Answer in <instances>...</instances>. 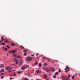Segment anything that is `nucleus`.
Returning <instances> with one entry per match:
<instances>
[{"mask_svg": "<svg viewBox=\"0 0 80 80\" xmlns=\"http://www.w3.org/2000/svg\"><path fill=\"white\" fill-rule=\"evenodd\" d=\"M26 59L28 60V62H30V60H32V58L31 57H27L26 58Z\"/></svg>", "mask_w": 80, "mask_h": 80, "instance_id": "nucleus-1", "label": "nucleus"}, {"mask_svg": "<svg viewBox=\"0 0 80 80\" xmlns=\"http://www.w3.org/2000/svg\"><path fill=\"white\" fill-rule=\"evenodd\" d=\"M64 78L65 80H70V78L68 77L67 76H65L64 77Z\"/></svg>", "mask_w": 80, "mask_h": 80, "instance_id": "nucleus-2", "label": "nucleus"}, {"mask_svg": "<svg viewBox=\"0 0 80 80\" xmlns=\"http://www.w3.org/2000/svg\"><path fill=\"white\" fill-rule=\"evenodd\" d=\"M66 67L67 68V69H68V70L67 71H65V72H70V70L69 69V68L68 66H66Z\"/></svg>", "mask_w": 80, "mask_h": 80, "instance_id": "nucleus-3", "label": "nucleus"}, {"mask_svg": "<svg viewBox=\"0 0 80 80\" xmlns=\"http://www.w3.org/2000/svg\"><path fill=\"white\" fill-rule=\"evenodd\" d=\"M0 67H1V68H3V67H4V64H0Z\"/></svg>", "mask_w": 80, "mask_h": 80, "instance_id": "nucleus-4", "label": "nucleus"}, {"mask_svg": "<svg viewBox=\"0 0 80 80\" xmlns=\"http://www.w3.org/2000/svg\"><path fill=\"white\" fill-rule=\"evenodd\" d=\"M51 70L52 71V72H55V68L53 67L51 69Z\"/></svg>", "mask_w": 80, "mask_h": 80, "instance_id": "nucleus-5", "label": "nucleus"}, {"mask_svg": "<svg viewBox=\"0 0 80 80\" xmlns=\"http://www.w3.org/2000/svg\"><path fill=\"white\" fill-rule=\"evenodd\" d=\"M43 76H44V78H47L48 77L46 74H44Z\"/></svg>", "mask_w": 80, "mask_h": 80, "instance_id": "nucleus-6", "label": "nucleus"}, {"mask_svg": "<svg viewBox=\"0 0 80 80\" xmlns=\"http://www.w3.org/2000/svg\"><path fill=\"white\" fill-rule=\"evenodd\" d=\"M12 53H15V52H16V51H15V50H13V51H12Z\"/></svg>", "mask_w": 80, "mask_h": 80, "instance_id": "nucleus-7", "label": "nucleus"}, {"mask_svg": "<svg viewBox=\"0 0 80 80\" xmlns=\"http://www.w3.org/2000/svg\"><path fill=\"white\" fill-rule=\"evenodd\" d=\"M61 79L62 80H65V78H64V76H62L61 77Z\"/></svg>", "mask_w": 80, "mask_h": 80, "instance_id": "nucleus-8", "label": "nucleus"}, {"mask_svg": "<svg viewBox=\"0 0 80 80\" xmlns=\"http://www.w3.org/2000/svg\"><path fill=\"white\" fill-rule=\"evenodd\" d=\"M46 71L47 72H48V71H50V69L47 68L46 69Z\"/></svg>", "mask_w": 80, "mask_h": 80, "instance_id": "nucleus-9", "label": "nucleus"}, {"mask_svg": "<svg viewBox=\"0 0 80 80\" xmlns=\"http://www.w3.org/2000/svg\"><path fill=\"white\" fill-rule=\"evenodd\" d=\"M22 70H25V66L22 67Z\"/></svg>", "mask_w": 80, "mask_h": 80, "instance_id": "nucleus-10", "label": "nucleus"}, {"mask_svg": "<svg viewBox=\"0 0 80 80\" xmlns=\"http://www.w3.org/2000/svg\"><path fill=\"white\" fill-rule=\"evenodd\" d=\"M7 68L8 70H10V67L9 66H8L7 67Z\"/></svg>", "mask_w": 80, "mask_h": 80, "instance_id": "nucleus-11", "label": "nucleus"}, {"mask_svg": "<svg viewBox=\"0 0 80 80\" xmlns=\"http://www.w3.org/2000/svg\"><path fill=\"white\" fill-rule=\"evenodd\" d=\"M5 72V70L3 69H2L0 70V72L1 73H2V72Z\"/></svg>", "mask_w": 80, "mask_h": 80, "instance_id": "nucleus-12", "label": "nucleus"}, {"mask_svg": "<svg viewBox=\"0 0 80 80\" xmlns=\"http://www.w3.org/2000/svg\"><path fill=\"white\" fill-rule=\"evenodd\" d=\"M39 67H41L42 66V65L41 63H39Z\"/></svg>", "mask_w": 80, "mask_h": 80, "instance_id": "nucleus-13", "label": "nucleus"}, {"mask_svg": "<svg viewBox=\"0 0 80 80\" xmlns=\"http://www.w3.org/2000/svg\"><path fill=\"white\" fill-rule=\"evenodd\" d=\"M4 42H8V40L7 39H4Z\"/></svg>", "mask_w": 80, "mask_h": 80, "instance_id": "nucleus-14", "label": "nucleus"}, {"mask_svg": "<svg viewBox=\"0 0 80 80\" xmlns=\"http://www.w3.org/2000/svg\"><path fill=\"white\" fill-rule=\"evenodd\" d=\"M26 68H29V65H27L25 66Z\"/></svg>", "mask_w": 80, "mask_h": 80, "instance_id": "nucleus-15", "label": "nucleus"}, {"mask_svg": "<svg viewBox=\"0 0 80 80\" xmlns=\"http://www.w3.org/2000/svg\"><path fill=\"white\" fill-rule=\"evenodd\" d=\"M28 76L29 77H30L32 76V75L30 74H28Z\"/></svg>", "mask_w": 80, "mask_h": 80, "instance_id": "nucleus-16", "label": "nucleus"}, {"mask_svg": "<svg viewBox=\"0 0 80 80\" xmlns=\"http://www.w3.org/2000/svg\"><path fill=\"white\" fill-rule=\"evenodd\" d=\"M23 51L24 52H25V53H26V52H27V50L26 49H24L23 50Z\"/></svg>", "mask_w": 80, "mask_h": 80, "instance_id": "nucleus-17", "label": "nucleus"}, {"mask_svg": "<svg viewBox=\"0 0 80 80\" xmlns=\"http://www.w3.org/2000/svg\"><path fill=\"white\" fill-rule=\"evenodd\" d=\"M23 80H28V78H23Z\"/></svg>", "mask_w": 80, "mask_h": 80, "instance_id": "nucleus-18", "label": "nucleus"}, {"mask_svg": "<svg viewBox=\"0 0 80 80\" xmlns=\"http://www.w3.org/2000/svg\"><path fill=\"white\" fill-rule=\"evenodd\" d=\"M17 61V59H16V58H15V59H14V62H16Z\"/></svg>", "mask_w": 80, "mask_h": 80, "instance_id": "nucleus-19", "label": "nucleus"}, {"mask_svg": "<svg viewBox=\"0 0 80 80\" xmlns=\"http://www.w3.org/2000/svg\"><path fill=\"white\" fill-rule=\"evenodd\" d=\"M58 72H56L55 74V75H58Z\"/></svg>", "mask_w": 80, "mask_h": 80, "instance_id": "nucleus-20", "label": "nucleus"}, {"mask_svg": "<svg viewBox=\"0 0 80 80\" xmlns=\"http://www.w3.org/2000/svg\"><path fill=\"white\" fill-rule=\"evenodd\" d=\"M17 57L18 58H20V56L19 55H18V56H17Z\"/></svg>", "mask_w": 80, "mask_h": 80, "instance_id": "nucleus-21", "label": "nucleus"}, {"mask_svg": "<svg viewBox=\"0 0 80 80\" xmlns=\"http://www.w3.org/2000/svg\"><path fill=\"white\" fill-rule=\"evenodd\" d=\"M38 62L37 61L35 62V65H37V64H38Z\"/></svg>", "mask_w": 80, "mask_h": 80, "instance_id": "nucleus-22", "label": "nucleus"}, {"mask_svg": "<svg viewBox=\"0 0 80 80\" xmlns=\"http://www.w3.org/2000/svg\"><path fill=\"white\" fill-rule=\"evenodd\" d=\"M47 60L48 62H50V59H49V58H47Z\"/></svg>", "mask_w": 80, "mask_h": 80, "instance_id": "nucleus-23", "label": "nucleus"}, {"mask_svg": "<svg viewBox=\"0 0 80 80\" xmlns=\"http://www.w3.org/2000/svg\"><path fill=\"white\" fill-rule=\"evenodd\" d=\"M11 45H12V46H13V47L14 46L15 44L13 43H11Z\"/></svg>", "mask_w": 80, "mask_h": 80, "instance_id": "nucleus-24", "label": "nucleus"}, {"mask_svg": "<svg viewBox=\"0 0 80 80\" xmlns=\"http://www.w3.org/2000/svg\"><path fill=\"white\" fill-rule=\"evenodd\" d=\"M38 73H39V70H37L36 71Z\"/></svg>", "mask_w": 80, "mask_h": 80, "instance_id": "nucleus-25", "label": "nucleus"}, {"mask_svg": "<svg viewBox=\"0 0 80 80\" xmlns=\"http://www.w3.org/2000/svg\"><path fill=\"white\" fill-rule=\"evenodd\" d=\"M7 47L8 48H10V46H8V45H7Z\"/></svg>", "mask_w": 80, "mask_h": 80, "instance_id": "nucleus-26", "label": "nucleus"}, {"mask_svg": "<svg viewBox=\"0 0 80 80\" xmlns=\"http://www.w3.org/2000/svg\"><path fill=\"white\" fill-rule=\"evenodd\" d=\"M1 39L2 40V42H3V38L2 37Z\"/></svg>", "mask_w": 80, "mask_h": 80, "instance_id": "nucleus-27", "label": "nucleus"}, {"mask_svg": "<svg viewBox=\"0 0 80 80\" xmlns=\"http://www.w3.org/2000/svg\"><path fill=\"white\" fill-rule=\"evenodd\" d=\"M2 45H5V43H4V42L2 43Z\"/></svg>", "mask_w": 80, "mask_h": 80, "instance_id": "nucleus-28", "label": "nucleus"}, {"mask_svg": "<svg viewBox=\"0 0 80 80\" xmlns=\"http://www.w3.org/2000/svg\"><path fill=\"white\" fill-rule=\"evenodd\" d=\"M74 77H75V75H73V76L72 77V79H74Z\"/></svg>", "mask_w": 80, "mask_h": 80, "instance_id": "nucleus-29", "label": "nucleus"}, {"mask_svg": "<svg viewBox=\"0 0 80 80\" xmlns=\"http://www.w3.org/2000/svg\"><path fill=\"white\" fill-rule=\"evenodd\" d=\"M4 50H5L6 51H7L8 50L7 48H4Z\"/></svg>", "mask_w": 80, "mask_h": 80, "instance_id": "nucleus-30", "label": "nucleus"}, {"mask_svg": "<svg viewBox=\"0 0 80 80\" xmlns=\"http://www.w3.org/2000/svg\"><path fill=\"white\" fill-rule=\"evenodd\" d=\"M52 77H53V78H56V76L55 75H53V76Z\"/></svg>", "mask_w": 80, "mask_h": 80, "instance_id": "nucleus-31", "label": "nucleus"}, {"mask_svg": "<svg viewBox=\"0 0 80 80\" xmlns=\"http://www.w3.org/2000/svg\"><path fill=\"white\" fill-rule=\"evenodd\" d=\"M24 55L25 56H26V55H27V53L26 52L24 53Z\"/></svg>", "mask_w": 80, "mask_h": 80, "instance_id": "nucleus-32", "label": "nucleus"}, {"mask_svg": "<svg viewBox=\"0 0 80 80\" xmlns=\"http://www.w3.org/2000/svg\"><path fill=\"white\" fill-rule=\"evenodd\" d=\"M20 47H22L23 48H24V47L22 46H20Z\"/></svg>", "mask_w": 80, "mask_h": 80, "instance_id": "nucleus-33", "label": "nucleus"}, {"mask_svg": "<svg viewBox=\"0 0 80 80\" xmlns=\"http://www.w3.org/2000/svg\"><path fill=\"white\" fill-rule=\"evenodd\" d=\"M16 56V54H14L13 57H15Z\"/></svg>", "mask_w": 80, "mask_h": 80, "instance_id": "nucleus-34", "label": "nucleus"}, {"mask_svg": "<svg viewBox=\"0 0 80 80\" xmlns=\"http://www.w3.org/2000/svg\"><path fill=\"white\" fill-rule=\"evenodd\" d=\"M14 79V78H10V80H12V79Z\"/></svg>", "mask_w": 80, "mask_h": 80, "instance_id": "nucleus-35", "label": "nucleus"}, {"mask_svg": "<svg viewBox=\"0 0 80 80\" xmlns=\"http://www.w3.org/2000/svg\"><path fill=\"white\" fill-rule=\"evenodd\" d=\"M47 64L46 63H44V65H47Z\"/></svg>", "mask_w": 80, "mask_h": 80, "instance_id": "nucleus-36", "label": "nucleus"}, {"mask_svg": "<svg viewBox=\"0 0 80 80\" xmlns=\"http://www.w3.org/2000/svg\"><path fill=\"white\" fill-rule=\"evenodd\" d=\"M12 51H9V53H12Z\"/></svg>", "mask_w": 80, "mask_h": 80, "instance_id": "nucleus-37", "label": "nucleus"}, {"mask_svg": "<svg viewBox=\"0 0 80 80\" xmlns=\"http://www.w3.org/2000/svg\"><path fill=\"white\" fill-rule=\"evenodd\" d=\"M18 61H17L16 62V63H15L16 64H17L18 63Z\"/></svg>", "mask_w": 80, "mask_h": 80, "instance_id": "nucleus-38", "label": "nucleus"}, {"mask_svg": "<svg viewBox=\"0 0 80 80\" xmlns=\"http://www.w3.org/2000/svg\"><path fill=\"white\" fill-rule=\"evenodd\" d=\"M66 68H65V70H66V71H67V67H66Z\"/></svg>", "mask_w": 80, "mask_h": 80, "instance_id": "nucleus-39", "label": "nucleus"}, {"mask_svg": "<svg viewBox=\"0 0 80 80\" xmlns=\"http://www.w3.org/2000/svg\"><path fill=\"white\" fill-rule=\"evenodd\" d=\"M5 77L4 76H2L1 77V78H3V77Z\"/></svg>", "mask_w": 80, "mask_h": 80, "instance_id": "nucleus-40", "label": "nucleus"}, {"mask_svg": "<svg viewBox=\"0 0 80 80\" xmlns=\"http://www.w3.org/2000/svg\"><path fill=\"white\" fill-rule=\"evenodd\" d=\"M59 72H61V70L59 69L58 70Z\"/></svg>", "mask_w": 80, "mask_h": 80, "instance_id": "nucleus-41", "label": "nucleus"}, {"mask_svg": "<svg viewBox=\"0 0 80 80\" xmlns=\"http://www.w3.org/2000/svg\"><path fill=\"white\" fill-rule=\"evenodd\" d=\"M22 72V71L20 72L19 71L18 72V73H19V74L20 73H21V72Z\"/></svg>", "mask_w": 80, "mask_h": 80, "instance_id": "nucleus-42", "label": "nucleus"}, {"mask_svg": "<svg viewBox=\"0 0 80 80\" xmlns=\"http://www.w3.org/2000/svg\"><path fill=\"white\" fill-rule=\"evenodd\" d=\"M9 68H10V69H12V67H9Z\"/></svg>", "mask_w": 80, "mask_h": 80, "instance_id": "nucleus-43", "label": "nucleus"}, {"mask_svg": "<svg viewBox=\"0 0 80 80\" xmlns=\"http://www.w3.org/2000/svg\"><path fill=\"white\" fill-rule=\"evenodd\" d=\"M19 64H21V63H22V62H19Z\"/></svg>", "mask_w": 80, "mask_h": 80, "instance_id": "nucleus-44", "label": "nucleus"}, {"mask_svg": "<svg viewBox=\"0 0 80 80\" xmlns=\"http://www.w3.org/2000/svg\"><path fill=\"white\" fill-rule=\"evenodd\" d=\"M68 77H69V78H70V76L69 75V74H68Z\"/></svg>", "mask_w": 80, "mask_h": 80, "instance_id": "nucleus-45", "label": "nucleus"}, {"mask_svg": "<svg viewBox=\"0 0 80 80\" xmlns=\"http://www.w3.org/2000/svg\"><path fill=\"white\" fill-rule=\"evenodd\" d=\"M8 72H12V71L11 70L9 71Z\"/></svg>", "mask_w": 80, "mask_h": 80, "instance_id": "nucleus-46", "label": "nucleus"}, {"mask_svg": "<svg viewBox=\"0 0 80 80\" xmlns=\"http://www.w3.org/2000/svg\"><path fill=\"white\" fill-rule=\"evenodd\" d=\"M13 75L15 76V75H16V74L14 73V74H13Z\"/></svg>", "mask_w": 80, "mask_h": 80, "instance_id": "nucleus-47", "label": "nucleus"}, {"mask_svg": "<svg viewBox=\"0 0 80 80\" xmlns=\"http://www.w3.org/2000/svg\"><path fill=\"white\" fill-rule=\"evenodd\" d=\"M43 58H44V59H46V58H45V57H43Z\"/></svg>", "mask_w": 80, "mask_h": 80, "instance_id": "nucleus-48", "label": "nucleus"}, {"mask_svg": "<svg viewBox=\"0 0 80 80\" xmlns=\"http://www.w3.org/2000/svg\"><path fill=\"white\" fill-rule=\"evenodd\" d=\"M15 70H12V72H14V71H15Z\"/></svg>", "mask_w": 80, "mask_h": 80, "instance_id": "nucleus-49", "label": "nucleus"}, {"mask_svg": "<svg viewBox=\"0 0 80 80\" xmlns=\"http://www.w3.org/2000/svg\"><path fill=\"white\" fill-rule=\"evenodd\" d=\"M1 75H3V73L1 74Z\"/></svg>", "mask_w": 80, "mask_h": 80, "instance_id": "nucleus-50", "label": "nucleus"}, {"mask_svg": "<svg viewBox=\"0 0 80 80\" xmlns=\"http://www.w3.org/2000/svg\"><path fill=\"white\" fill-rule=\"evenodd\" d=\"M34 55H35V54H33L32 55V56H34Z\"/></svg>", "mask_w": 80, "mask_h": 80, "instance_id": "nucleus-51", "label": "nucleus"}, {"mask_svg": "<svg viewBox=\"0 0 80 80\" xmlns=\"http://www.w3.org/2000/svg\"><path fill=\"white\" fill-rule=\"evenodd\" d=\"M0 43H2V41H0Z\"/></svg>", "mask_w": 80, "mask_h": 80, "instance_id": "nucleus-52", "label": "nucleus"}, {"mask_svg": "<svg viewBox=\"0 0 80 80\" xmlns=\"http://www.w3.org/2000/svg\"><path fill=\"white\" fill-rule=\"evenodd\" d=\"M2 48H4V47L3 46V47H2Z\"/></svg>", "mask_w": 80, "mask_h": 80, "instance_id": "nucleus-53", "label": "nucleus"}, {"mask_svg": "<svg viewBox=\"0 0 80 80\" xmlns=\"http://www.w3.org/2000/svg\"><path fill=\"white\" fill-rule=\"evenodd\" d=\"M46 80H49V79H48L47 78V79H46Z\"/></svg>", "mask_w": 80, "mask_h": 80, "instance_id": "nucleus-54", "label": "nucleus"}, {"mask_svg": "<svg viewBox=\"0 0 80 80\" xmlns=\"http://www.w3.org/2000/svg\"><path fill=\"white\" fill-rule=\"evenodd\" d=\"M7 55L8 56V54H7Z\"/></svg>", "mask_w": 80, "mask_h": 80, "instance_id": "nucleus-55", "label": "nucleus"}, {"mask_svg": "<svg viewBox=\"0 0 80 80\" xmlns=\"http://www.w3.org/2000/svg\"><path fill=\"white\" fill-rule=\"evenodd\" d=\"M15 65V64H13V65Z\"/></svg>", "mask_w": 80, "mask_h": 80, "instance_id": "nucleus-56", "label": "nucleus"}, {"mask_svg": "<svg viewBox=\"0 0 80 80\" xmlns=\"http://www.w3.org/2000/svg\"><path fill=\"white\" fill-rule=\"evenodd\" d=\"M75 75H77V73H75Z\"/></svg>", "mask_w": 80, "mask_h": 80, "instance_id": "nucleus-57", "label": "nucleus"}, {"mask_svg": "<svg viewBox=\"0 0 80 80\" xmlns=\"http://www.w3.org/2000/svg\"><path fill=\"white\" fill-rule=\"evenodd\" d=\"M41 56H43V55H41Z\"/></svg>", "mask_w": 80, "mask_h": 80, "instance_id": "nucleus-58", "label": "nucleus"}, {"mask_svg": "<svg viewBox=\"0 0 80 80\" xmlns=\"http://www.w3.org/2000/svg\"><path fill=\"white\" fill-rule=\"evenodd\" d=\"M37 55H38V54H37Z\"/></svg>", "mask_w": 80, "mask_h": 80, "instance_id": "nucleus-59", "label": "nucleus"}]
</instances>
